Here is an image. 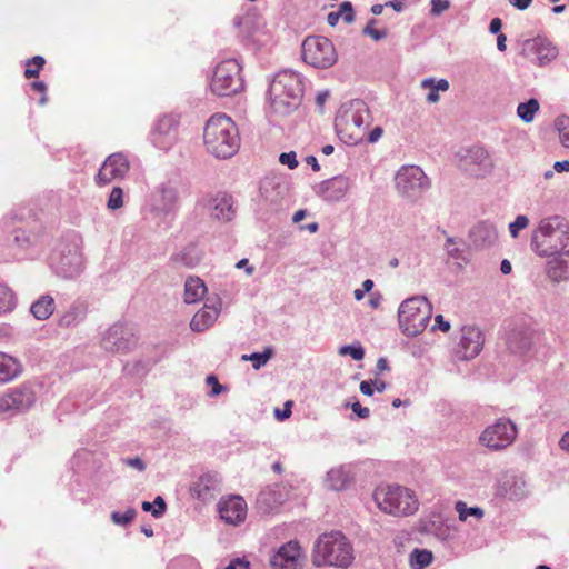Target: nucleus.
Listing matches in <instances>:
<instances>
[{"mask_svg": "<svg viewBox=\"0 0 569 569\" xmlns=\"http://www.w3.org/2000/svg\"><path fill=\"white\" fill-rule=\"evenodd\" d=\"M207 292V287L199 277H189L184 283V302L188 305L198 302Z\"/></svg>", "mask_w": 569, "mask_h": 569, "instance_id": "nucleus-37", "label": "nucleus"}, {"mask_svg": "<svg viewBox=\"0 0 569 569\" xmlns=\"http://www.w3.org/2000/svg\"><path fill=\"white\" fill-rule=\"evenodd\" d=\"M129 168V161L123 153H112L100 167L94 181L98 186H107L113 180L123 179Z\"/></svg>", "mask_w": 569, "mask_h": 569, "instance_id": "nucleus-18", "label": "nucleus"}, {"mask_svg": "<svg viewBox=\"0 0 569 569\" xmlns=\"http://www.w3.org/2000/svg\"><path fill=\"white\" fill-rule=\"evenodd\" d=\"M498 493L510 500H521L529 493L527 481L519 475H505L498 485Z\"/></svg>", "mask_w": 569, "mask_h": 569, "instance_id": "nucleus-25", "label": "nucleus"}, {"mask_svg": "<svg viewBox=\"0 0 569 569\" xmlns=\"http://www.w3.org/2000/svg\"><path fill=\"white\" fill-rule=\"evenodd\" d=\"M432 306L425 296H416L401 302L398 321L402 332L408 337L421 333L428 326Z\"/></svg>", "mask_w": 569, "mask_h": 569, "instance_id": "nucleus-7", "label": "nucleus"}, {"mask_svg": "<svg viewBox=\"0 0 569 569\" xmlns=\"http://www.w3.org/2000/svg\"><path fill=\"white\" fill-rule=\"evenodd\" d=\"M450 7L448 0H431V13L439 16Z\"/></svg>", "mask_w": 569, "mask_h": 569, "instance_id": "nucleus-56", "label": "nucleus"}, {"mask_svg": "<svg viewBox=\"0 0 569 569\" xmlns=\"http://www.w3.org/2000/svg\"><path fill=\"white\" fill-rule=\"evenodd\" d=\"M206 382L208 386H211V390L209 392L210 397H217L226 390V387L219 382L217 376L214 375H209L206 378Z\"/></svg>", "mask_w": 569, "mask_h": 569, "instance_id": "nucleus-51", "label": "nucleus"}, {"mask_svg": "<svg viewBox=\"0 0 569 569\" xmlns=\"http://www.w3.org/2000/svg\"><path fill=\"white\" fill-rule=\"evenodd\" d=\"M220 313V308L216 305L209 306L206 303L190 321V328L194 332H202L210 328Z\"/></svg>", "mask_w": 569, "mask_h": 569, "instance_id": "nucleus-31", "label": "nucleus"}, {"mask_svg": "<svg viewBox=\"0 0 569 569\" xmlns=\"http://www.w3.org/2000/svg\"><path fill=\"white\" fill-rule=\"evenodd\" d=\"M547 262L546 272L553 282H560L569 279V250L560 251L550 257Z\"/></svg>", "mask_w": 569, "mask_h": 569, "instance_id": "nucleus-28", "label": "nucleus"}, {"mask_svg": "<svg viewBox=\"0 0 569 569\" xmlns=\"http://www.w3.org/2000/svg\"><path fill=\"white\" fill-rule=\"evenodd\" d=\"M338 12H341V18L347 22L351 23L355 20L352 4L349 1H345L340 4Z\"/></svg>", "mask_w": 569, "mask_h": 569, "instance_id": "nucleus-55", "label": "nucleus"}, {"mask_svg": "<svg viewBox=\"0 0 569 569\" xmlns=\"http://www.w3.org/2000/svg\"><path fill=\"white\" fill-rule=\"evenodd\" d=\"M351 409L361 419H367L370 416L369 408L362 407L358 401L352 403Z\"/></svg>", "mask_w": 569, "mask_h": 569, "instance_id": "nucleus-58", "label": "nucleus"}, {"mask_svg": "<svg viewBox=\"0 0 569 569\" xmlns=\"http://www.w3.org/2000/svg\"><path fill=\"white\" fill-rule=\"evenodd\" d=\"M469 240L475 248L490 247L498 240L497 228L489 221H481L470 229Z\"/></svg>", "mask_w": 569, "mask_h": 569, "instance_id": "nucleus-27", "label": "nucleus"}, {"mask_svg": "<svg viewBox=\"0 0 569 569\" xmlns=\"http://www.w3.org/2000/svg\"><path fill=\"white\" fill-rule=\"evenodd\" d=\"M523 54L535 64L545 66L553 60L558 50L547 39L535 38L526 40L522 48Z\"/></svg>", "mask_w": 569, "mask_h": 569, "instance_id": "nucleus-20", "label": "nucleus"}, {"mask_svg": "<svg viewBox=\"0 0 569 569\" xmlns=\"http://www.w3.org/2000/svg\"><path fill=\"white\" fill-rule=\"evenodd\" d=\"M141 507L143 511L151 512L154 518H160L166 512L167 503L161 496H157L153 502L143 501Z\"/></svg>", "mask_w": 569, "mask_h": 569, "instance_id": "nucleus-42", "label": "nucleus"}, {"mask_svg": "<svg viewBox=\"0 0 569 569\" xmlns=\"http://www.w3.org/2000/svg\"><path fill=\"white\" fill-rule=\"evenodd\" d=\"M517 427L509 419H498L481 433L480 443L491 450H502L509 447L517 437Z\"/></svg>", "mask_w": 569, "mask_h": 569, "instance_id": "nucleus-13", "label": "nucleus"}, {"mask_svg": "<svg viewBox=\"0 0 569 569\" xmlns=\"http://www.w3.org/2000/svg\"><path fill=\"white\" fill-rule=\"evenodd\" d=\"M455 509L459 515V520L466 521L469 517L481 519L485 516V510L480 507H468L463 501H457Z\"/></svg>", "mask_w": 569, "mask_h": 569, "instance_id": "nucleus-41", "label": "nucleus"}, {"mask_svg": "<svg viewBox=\"0 0 569 569\" xmlns=\"http://www.w3.org/2000/svg\"><path fill=\"white\" fill-rule=\"evenodd\" d=\"M349 188V179L345 176H337L320 182L316 187V193L325 201L337 202L347 194Z\"/></svg>", "mask_w": 569, "mask_h": 569, "instance_id": "nucleus-23", "label": "nucleus"}, {"mask_svg": "<svg viewBox=\"0 0 569 569\" xmlns=\"http://www.w3.org/2000/svg\"><path fill=\"white\" fill-rule=\"evenodd\" d=\"M501 28H502V21L500 18H493L491 21H490V24H489V31L493 34H499V33H502L501 32Z\"/></svg>", "mask_w": 569, "mask_h": 569, "instance_id": "nucleus-63", "label": "nucleus"}, {"mask_svg": "<svg viewBox=\"0 0 569 569\" xmlns=\"http://www.w3.org/2000/svg\"><path fill=\"white\" fill-rule=\"evenodd\" d=\"M382 132V128L377 126L365 138L369 143H375L381 138Z\"/></svg>", "mask_w": 569, "mask_h": 569, "instance_id": "nucleus-60", "label": "nucleus"}, {"mask_svg": "<svg viewBox=\"0 0 569 569\" xmlns=\"http://www.w3.org/2000/svg\"><path fill=\"white\" fill-rule=\"evenodd\" d=\"M432 552L426 549H415L410 553V565L413 569H423L431 563Z\"/></svg>", "mask_w": 569, "mask_h": 569, "instance_id": "nucleus-40", "label": "nucleus"}, {"mask_svg": "<svg viewBox=\"0 0 569 569\" xmlns=\"http://www.w3.org/2000/svg\"><path fill=\"white\" fill-rule=\"evenodd\" d=\"M373 381L372 380H363L361 381L360 383V391L365 395V396H372L373 395Z\"/></svg>", "mask_w": 569, "mask_h": 569, "instance_id": "nucleus-64", "label": "nucleus"}, {"mask_svg": "<svg viewBox=\"0 0 569 569\" xmlns=\"http://www.w3.org/2000/svg\"><path fill=\"white\" fill-rule=\"evenodd\" d=\"M273 350L271 348H266L262 352H253L249 356H242L243 360H250L252 362L253 369L258 370L263 367L269 359L272 357Z\"/></svg>", "mask_w": 569, "mask_h": 569, "instance_id": "nucleus-43", "label": "nucleus"}, {"mask_svg": "<svg viewBox=\"0 0 569 569\" xmlns=\"http://www.w3.org/2000/svg\"><path fill=\"white\" fill-rule=\"evenodd\" d=\"M50 266L56 273L69 279L81 273L82 253L77 243H61L50 257Z\"/></svg>", "mask_w": 569, "mask_h": 569, "instance_id": "nucleus-11", "label": "nucleus"}, {"mask_svg": "<svg viewBox=\"0 0 569 569\" xmlns=\"http://www.w3.org/2000/svg\"><path fill=\"white\" fill-rule=\"evenodd\" d=\"M22 372L21 362L4 352H0V383L9 382L17 377H19Z\"/></svg>", "mask_w": 569, "mask_h": 569, "instance_id": "nucleus-33", "label": "nucleus"}, {"mask_svg": "<svg viewBox=\"0 0 569 569\" xmlns=\"http://www.w3.org/2000/svg\"><path fill=\"white\" fill-rule=\"evenodd\" d=\"M373 499L381 511L392 516H410L418 510L419 505L416 495L399 485L378 487Z\"/></svg>", "mask_w": 569, "mask_h": 569, "instance_id": "nucleus-6", "label": "nucleus"}, {"mask_svg": "<svg viewBox=\"0 0 569 569\" xmlns=\"http://www.w3.org/2000/svg\"><path fill=\"white\" fill-rule=\"evenodd\" d=\"M37 396L30 385H21L0 397V413L14 416L29 410Z\"/></svg>", "mask_w": 569, "mask_h": 569, "instance_id": "nucleus-14", "label": "nucleus"}, {"mask_svg": "<svg viewBox=\"0 0 569 569\" xmlns=\"http://www.w3.org/2000/svg\"><path fill=\"white\" fill-rule=\"evenodd\" d=\"M210 88L219 97H230L241 91L243 79L238 60L227 59L221 61L214 69Z\"/></svg>", "mask_w": 569, "mask_h": 569, "instance_id": "nucleus-9", "label": "nucleus"}, {"mask_svg": "<svg viewBox=\"0 0 569 569\" xmlns=\"http://www.w3.org/2000/svg\"><path fill=\"white\" fill-rule=\"evenodd\" d=\"M507 347L516 355H522L532 346V332L525 328H515L507 335Z\"/></svg>", "mask_w": 569, "mask_h": 569, "instance_id": "nucleus-30", "label": "nucleus"}, {"mask_svg": "<svg viewBox=\"0 0 569 569\" xmlns=\"http://www.w3.org/2000/svg\"><path fill=\"white\" fill-rule=\"evenodd\" d=\"M435 327L432 329H440L441 331L443 332H447L449 331L450 329V322L445 320L443 316L442 315H437L436 318H435Z\"/></svg>", "mask_w": 569, "mask_h": 569, "instance_id": "nucleus-61", "label": "nucleus"}, {"mask_svg": "<svg viewBox=\"0 0 569 569\" xmlns=\"http://www.w3.org/2000/svg\"><path fill=\"white\" fill-rule=\"evenodd\" d=\"M433 83H435V79L433 78H428V79H425L422 82H421V86L423 88H430V92L427 94L426 97V100L429 102V103H436L439 101V91L436 90L433 88Z\"/></svg>", "mask_w": 569, "mask_h": 569, "instance_id": "nucleus-52", "label": "nucleus"}, {"mask_svg": "<svg viewBox=\"0 0 569 569\" xmlns=\"http://www.w3.org/2000/svg\"><path fill=\"white\" fill-rule=\"evenodd\" d=\"M371 120L367 103L361 99H353L339 108L335 118V128L341 139H347L351 144H358L365 140L366 130Z\"/></svg>", "mask_w": 569, "mask_h": 569, "instance_id": "nucleus-3", "label": "nucleus"}, {"mask_svg": "<svg viewBox=\"0 0 569 569\" xmlns=\"http://www.w3.org/2000/svg\"><path fill=\"white\" fill-rule=\"evenodd\" d=\"M137 343L133 328L123 322H116L101 333L100 346L110 353H127Z\"/></svg>", "mask_w": 569, "mask_h": 569, "instance_id": "nucleus-12", "label": "nucleus"}, {"mask_svg": "<svg viewBox=\"0 0 569 569\" xmlns=\"http://www.w3.org/2000/svg\"><path fill=\"white\" fill-rule=\"evenodd\" d=\"M122 462L126 465V466H129V467H132L139 471H143L146 469V463L144 461L139 458V457H133V458H124L122 459Z\"/></svg>", "mask_w": 569, "mask_h": 569, "instance_id": "nucleus-57", "label": "nucleus"}, {"mask_svg": "<svg viewBox=\"0 0 569 569\" xmlns=\"http://www.w3.org/2000/svg\"><path fill=\"white\" fill-rule=\"evenodd\" d=\"M302 59L313 68L327 69L337 62L338 54L328 38L310 36L302 42Z\"/></svg>", "mask_w": 569, "mask_h": 569, "instance_id": "nucleus-10", "label": "nucleus"}, {"mask_svg": "<svg viewBox=\"0 0 569 569\" xmlns=\"http://www.w3.org/2000/svg\"><path fill=\"white\" fill-rule=\"evenodd\" d=\"M212 218L220 221H231L234 217L233 198L227 192L210 194L207 200Z\"/></svg>", "mask_w": 569, "mask_h": 569, "instance_id": "nucleus-24", "label": "nucleus"}, {"mask_svg": "<svg viewBox=\"0 0 569 569\" xmlns=\"http://www.w3.org/2000/svg\"><path fill=\"white\" fill-rule=\"evenodd\" d=\"M284 186L276 178H264L260 183L261 201L271 209L278 207L283 198Z\"/></svg>", "mask_w": 569, "mask_h": 569, "instance_id": "nucleus-29", "label": "nucleus"}, {"mask_svg": "<svg viewBox=\"0 0 569 569\" xmlns=\"http://www.w3.org/2000/svg\"><path fill=\"white\" fill-rule=\"evenodd\" d=\"M220 518L230 525H239L246 520L247 503L240 496H230L218 503Z\"/></svg>", "mask_w": 569, "mask_h": 569, "instance_id": "nucleus-21", "label": "nucleus"}, {"mask_svg": "<svg viewBox=\"0 0 569 569\" xmlns=\"http://www.w3.org/2000/svg\"><path fill=\"white\" fill-rule=\"evenodd\" d=\"M556 129L559 132V139L565 148H569V117L559 116L555 121Z\"/></svg>", "mask_w": 569, "mask_h": 569, "instance_id": "nucleus-44", "label": "nucleus"}, {"mask_svg": "<svg viewBox=\"0 0 569 569\" xmlns=\"http://www.w3.org/2000/svg\"><path fill=\"white\" fill-rule=\"evenodd\" d=\"M279 161L281 164L288 166L289 169H295L299 164L297 160V154L293 151L282 152L279 156Z\"/></svg>", "mask_w": 569, "mask_h": 569, "instance_id": "nucleus-53", "label": "nucleus"}, {"mask_svg": "<svg viewBox=\"0 0 569 569\" xmlns=\"http://www.w3.org/2000/svg\"><path fill=\"white\" fill-rule=\"evenodd\" d=\"M36 236L28 233L24 230H17L14 234V241L18 243V246L22 248H28L30 246H33L36 243Z\"/></svg>", "mask_w": 569, "mask_h": 569, "instance_id": "nucleus-49", "label": "nucleus"}, {"mask_svg": "<svg viewBox=\"0 0 569 569\" xmlns=\"http://www.w3.org/2000/svg\"><path fill=\"white\" fill-rule=\"evenodd\" d=\"M87 316V306L84 302H73L69 309L61 315L59 318V327L61 328H71L78 326L80 322L84 320Z\"/></svg>", "mask_w": 569, "mask_h": 569, "instance_id": "nucleus-35", "label": "nucleus"}, {"mask_svg": "<svg viewBox=\"0 0 569 569\" xmlns=\"http://www.w3.org/2000/svg\"><path fill=\"white\" fill-rule=\"evenodd\" d=\"M539 110V102L537 99L531 98L527 102L519 103L517 108L518 117L526 123L533 120L535 114Z\"/></svg>", "mask_w": 569, "mask_h": 569, "instance_id": "nucleus-38", "label": "nucleus"}, {"mask_svg": "<svg viewBox=\"0 0 569 569\" xmlns=\"http://www.w3.org/2000/svg\"><path fill=\"white\" fill-rule=\"evenodd\" d=\"M569 224L560 216L545 218L532 233L531 248L540 257H552L567 251Z\"/></svg>", "mask_w": 569, "mask_h": 569, "instance_id": "nucleus-4", "label": "nucleus"}, {"mask_svg": "<svg viewBox=\"0 0 569 569\" xmlns=\"http://www.w3.org/2000/svg\"><path fill=\"white\" fill-rule=\"evenodd\" d=\"M483 335L473 326H465L460 331V339L456 348V355L461 360H470L477 357L483 347Z\"/></svg>", "mask_w": 569, "mask_h": 569, "instance_id": "nucleus-19", "label": "nucleus"}, {"mask_svg": "<svg viewBox=\"0 0 569 569\" xmlns=\"http://www.w3.org/2000/svg\"><path fill=\"white\" fill-rule=\"evenodd\" d=\"M203 141L209 153L219 159H229L240 148L238 127L227 114L216 113L206 122Z\"/></svg>", "mask_w": 569, "mask_h": 569, "instance_id": "nucleus-1", "label": "nucleus"}, {"mask_svg": "<svg viewBox=\"0 0 569 569\" xmlns=\"http://www.w3.org/2000/svg\"><path fill=\"white\" fill-rule=\"evenodd\" d=\"M459 168L475 178H485L491 173L493 162L488 151L482 147H472L461 154Z\"/></svg>", "mask_w": 569, "mask_h": 569, "instance_id": "nucleus-15", "label": "nucleus"}, {"mask_svg": "<svg viewBox=\"0 0 569 569\" xmlns=\"http://www.w3.org/2000/svg\"><path fill=\"white\" fill-rule=\"evenodd\" d=\"M529 224V219L526 216H518L513 222L509 224V231L512 238H517L520 230Z\"/></svg>", "mask_w": 569, "mask_h": 569, "instance_id": "nucleus-50", "label": "nucleus"}, {"mask_svg": "<svg viewBox=\"0 0 569 569\" xmlns=\"http://www.w3.org/2000/svg\"><path fill=\"white\" fill-rule=\"evenodd\" d=\"M352 546L340 531L322 533L315 542L312 563L347 568L353 560Z\"/></svg>", "mask_w": 569, "mask_h": 569, "instance_id": "nucleus-5", "label": "nucleus"}, {"mask_svg": "<svg viewBox=\"0 0 569 569\" xmlns=\"http://www.w3.org/2000/svg\"><path fill=\"white\" fill-rule=\"evenodd\" d=\"M221 491V477L217 472H207L199 477L192 486L193 495L202 500L210 501Z\"/></svg>", "mask_w": 569, "mask_h": 569, "instance_id": "nucleus-26", "label": "nucleus"}, {"mask_svg": "<svg viewBox=\"0 0 569 569\" xmlns=\"http://www.w3.org/2000/svg\"><path fill=\"white\" fill-rule=\"evenodd\" d=\"M291 406H292V402L291 401H287L283 406V409L280 410V409H276L274 413H276V417L282 421L287 418H289L291 416Z\"/></svg>", "mask_w": 569, "mask_h": 569, "instance_id": "nucleus-59", "label": "nucleus"}, {"mask_svg": "<svg viewBox=\"0 0 569 569\" xmlns=\"http://www.w3.org/2000/svg\"><path fill=\"white\" fill-rule=\"evenodd\" d=\"M56 310V301L50 295H42L34 300L30 307V312L37 320H47Z\"/></svg>", "mask_w": 569, "mask_h": 569, "instance_id": "nucleus-36", "label": "nucleus"}, {"mask_svg": "<svg viewBox=\"0 0 569 569\" xmlns=\"http://www.w3.org/2000/svg\"><path fill=\"white\" fill-rule=\"evenodd\" d=\"M377 20L376 19H371L369 21V23L366 26V28L363 29V33L366 36H370L371 38H373L375 40H381L386 37V31H382V30H378V29H375L372 28V24L376 23Z\"/></svg>", "mask_w": 569, "mask_h": 569, "instance_id": "nucleus-54", "label": "nucleus"}, {"mask_svg": "<svg viewBox=\"0 0 569 569\" xmlns=\"http://www.w3.org/2000/svg\"><path fill=\"white\" fill-rule=\"evenodd\" d=\"M226 569H250V568H249L248 561H246L244 559L237 558V559L232 560L226 567Z\"/></svg>", "mask_w": 569, "mask_h": 569, "instance_id": "nucleus-62", "label": "nucleus"}, {"mask_svg": "<svg viewBox=\"0 0 569 569\" xmlns=\"http://www.w3.org/2000/svg\"><path fill=\"white\" fill-rule=\"evenodd\" d=\"M273 569H299L301 566V550L297 541H289L281 546L270 560Z\"/></svg>", "mask_w": 569, "mask_h": 569, "instance_id": "nucleus-22", "label": "nucleus"}, {"mask_svg": "<svg viewBox=\"0 0 569 569\" xmlns=\"http://www.w3.org/2000/svg\"><path fill=\"white\" fill-rule=\"evenodd\" d=\"M122 206H123V191L120 187H113L109 194L107 207L110 210H117V209L121 208Z\"/></svg>", "mask_w": 569, "mask_h": 569, "instance_id": "nucleus-48", "label": "nucleus"}, {"mask_svg": "<svg viewBox=\"0 0 569 569\" xmlns=\"http://www.w3.org/2000/svg\"><path fill=\"white\" fill-rule=\"evenodd\" d=\"M201 258L202 251L198 248V246L196 243H189L179 252L172 254L171 261L186 268H194L199 264Z\"/></svg>", "mask_w": 569, "mask_h": 569, "instance_id": "nucleus-32", "label": "nucleus"}, {"mask_svg": "<svg viewBox=\"0 0 569 569\" xmlns=\"http://www.w3.org/2000/svg\"><path fill=\"white\" fill-rule=\"evenodd\" d=\"M46 60L41 56H34L32 59L27 61L28 68L24 70V77L27 79L37 78Z\"/></svg>", "mask_w": 569, "mask_h": 569, "instance_id": "nucleus-46", "label": "nucleus"}, {"mask_svg": "<svg viewBox=\"0 0 569 569\" xmlns=\"http://www.w3.org/2000/svg\"><path fill=\"white\" fill-rule=\"evenodd\" d=\"M305 91L303 78L293 70L276 73L269 86L270 108L279 116L291 114L301 103Z\"/></svg>", "mask_w": 569, "mask_h": 569, "instance_id": "nucleus-2", "label": "nucleus"}, {"mask_svg": "<svg viewBox=\"0 0 569 569\" xmlns=\"http://www.w3.org/2000/svg\"><path fill=\"white\" fill-rule=\"evenodd\" d=\"M16 307L13 291L6 284L0 283V315L11 312Z\"/></svg>", "mask_w": 569, "mask_h": 569, "instance_id": "nucleus-39", "label": "nucleus"}, {"mask_svg": "<svg viewBox=\"0 0 569 569\" xmlns=\"http://www.w3.org/2000/svg\"><path fill=\"white\" fill-rule=\"evenodd\" d=\"M179 117L164 114L160 117L150 133L152 144L159 150L168 151L178 141Z\"/></svg>", "mask_w": 569, "mask_h": 569, "instance_id": "nucleus-16", "label": "nucleus"}, {"mask_svg": "<svg viewBox=\"0 0 569 569\" xmlns=\"http://www.w3.org/2000/svg\"><path fill=\"white\" fill-rule=\"evenodd\" d=\"M340 356H350L353 360H362L365 349L361 345H345L339 348Z\"/></svg>", "mask_w": 569, "mask_h": 569, "instance_id": "nucleus-47", "label": "nucleus"}, {"mask_svg": "<svg viewBox=\"0 0 569 569\" xmlns=\"http://www.w3.org/2000/svg\"><path fill=\"white\" fill-rule=\"evenodd\" d=\"M179 208V182L168 179L152 193V209L162 214L176 213Z\"/></svg>", "mask_w": 569, "mask_h": 569, "instance_id": "nucleus-17", "label": "nucleus"}, {"mask_svg": "<svg viewBox=\"0 0 569 569\" xmlns=\"http://www.w3.org/2000/svg\"><path fill=\"white\" fill-rule=\"evenodd\" d=\"M137 516V511L133 508H129L124 512L112 511L110 517L113 523L126 527L130 525Z\"/></svg>", "mask_w": 569, "mask_h": 569, "instance_id": "nucleus-45", "label": "nucleus"}, {"mask_svg": "<svg viewBox=\"0 0 569 569\" xmlns=\"http://www.w3.org/2000/svg\"><path fill=\"white\" fill-rule=\"evenodd\" d=\"M396 190L408 201L416 202L427 192L431 182L418 166H402L395 177Z\"/></svg>", "mask_w": 569, "mask_h": 569, "instance_id": "nucleus-8", "label": "nucleus"}, {"mask_svg": "<svg viewBox=\"0 0 569 569\" xmlns=\"http://www.w3.org/2000/svg\"><path fill=\"white\" fill-rule=\"evenodd\" d=\"M352 481L350 467L341 466L333 468L327 473L326 483L328 488L339 491L346 489Z\"/></svg>", "mask_w": 569, "mask_h": 569, "instance_id": "nucleus-34", "label": "nucleus"}]
</instances>
